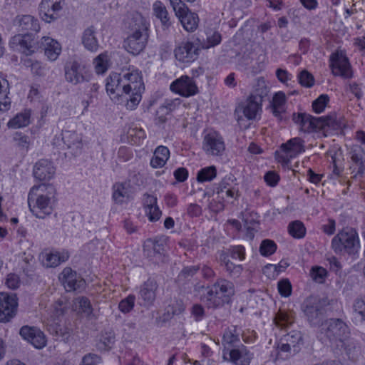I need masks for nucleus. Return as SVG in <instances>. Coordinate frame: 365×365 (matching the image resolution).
I'll return each mask as SVG.
<instances>
[{"label":"nucleus","instance_id":"nucleus-34","mask_svg":"<svg viewBox=\"0 0 365 365\" xmlns=\"http://www.w3.org/2000/svg\"><path fill=\"white\" fill-rule=\"evenodd\" d=\"M96 31L93 26L86 29L82 36V43L84 47L92 52H95L98 48V40L96 37Z\"/></svg>","mask_w":365,"mask_h":365},{"label":"nucleus","instance_id":"nucleus-1","mask_svg":"<svg viewBox=\"0 0 365 365\" xmlns=\"http://www.w3.org/2000/svg\"><path fill=\"white\" fill-rule=\"evenodd\" d=\"M56 194V189L51 184L34 185L28 195V204L33 215L41 219L50 215L53 210Z\"/></svg>","mask_w":365,"mask_h":365},{"label":"nucleus","instance_id":"nucleus-52","mask_svg":"<svg viewBox=\"0 0 365 365\" xmlns=\"http://www.w3.org/2000/svg\"><path fill=\"white\" fill-rule=\"evenodd\" d=\"M329 101V98L327 94L319 96L312 103V108L315 113H320L324 111L327 104Z\"/></svg>","mask_w":365,"mask_h":365},{"label":"nucleus","instance_id":"nucleus-16","mask_svg":"<svg viewBox=\"0 0 365 365\" xmlns=\"http://www.w3.org/2000/svg\"><path fill=\"white\" fill-rule=\"evenodd\" d=\"M19 334L36 349H41L46 346V335L40 329L36 327L23 326L20 329Z\"/></svg>","mask_w":365,"mask_h":365},{"label":"nucleus","instance_id":"nucleus-43","mask_svg":"<svg viewBox=\"0 0 365 365\" xmlns=\"http://www.w3.org/2000/svg\"><path fill=\"white\" fill-rule=\"evenodd\" d=\"M113 198L117 203H122L125 198L129 197V193L125 183H115L113 186Z\"/></svg>","mask_w":365,"mask_h":365},{"label":"nucleus","instance_id":"nucleus-63","mask_svg":"<svg viewBox=\"0 0 365 365\" xmlns=\"http://www.w3.org/2000/svg\"><path fill=\"white\" fill-rule=\"evenodd\" d=\"M230 257L232 259H239L242 260L245 259V248L243 246L239 245L233 247L230 250Z\"/></svg>","mask_w":365,"mask_h":365},{"label":"nucleus","instance_id":"nucleus-47","mask_svg":"<svg viewBox=\"0 0 365 365\" xmlns=\"http://www.w3.org/2000/svg\"><path fill=\"white\" fill-rule=\"evenodd\" d=\"M93 64L98 74L104 73L108 68V56L106 53L98 55L94 59Z\"/></svg>","mask_w":365,"mask_h":365},{"label":"nucleus","instance_id":"nucleus-5","mask_svg":"<svg viewBox=\"0 0 365 365\" xmlns=\"http://www.w3.org/2000/svg\"><path fill=\"white\" fill-rule=\"evenodd\" d=\"M292 120L299 125L301 130L304 132L322 131L324 136H327L334 126V120L329 116L317 118L307 113H294Z\"/></svg>","mask_w":365,"mask_h":365},{"label":"nucleus","instance_id":"nucleus-25","mask_svg":"<svg viewBox=\"0 0 365 365\" xmlns=\"http://www.w3.org/2000/svg\"><path fill=\"white\" fill-rule=\"evenodd\" d=\"M56 168L53 163L46 159H41L36 163L34 170V177L39 181L49 180L54 176Z\"/></svg>","mask_w":365,"mask_h":365},{"label":"nucleus","instance_id":"nucleus-26","mask_svg":"<svg viewBox=\"0 0 365 365\" xmlns=\"http://www.w3.org/2000/svg\"><path fill=\"white\" fill-rule=\"evenodd\" d=\"M14 25L19 32L24 34H32L40 30L38 20L31 15L17 16L14 21Z\"/></svg>","mask_w":365,"mask_h":365},{"label":"nucleus","instance_id":"nucleus-19","mask_svg":"<svg viewBox=\"0 0 365 365\" xmlns=\"http://www.w3.org/2000/svg\"><path fill=\"white\" fill-rule=\"evenodd\" d=\"M158 285L156 280L149 278L141 286L139 290L138 304L148 307L153 304L156 297Z\"/></svg>","mask_w":365,"mask_h":365},{"label":"nucleus","instance_id":"nucleus-35","mask_svg":"<svg viewBox=\"0 0 365 365\" xmlns=\"http://www.w3.org/2000/svg\"><path fill=\"white\" fill-rule=\"evenodd\" d=\"M262 103L249 97L245 106L242 108L244 115L249 120L255 119L257 114L262 110Z\"/></svg>","mask_w":365,"mask_h":365},{"label":"nucleus","instance_id":"nucleus-61","mask_svg":"<svg viewBox=\"0 0 365 365\" xmlns=\"http://www.w3.org/2000/svg\"><path fill=\"white\" fill-rule=\"evenodd\" d=\"M168 115H170L169 110L160 106L156 112V123L158 125L164 124L167 121Z\"/></svg>","mask_w":365,"mask_h":365},{"label":"nucleus","instance_id":"nucleus-4","mask_svg":"<svg viewBox=\"0 0 365 365\" xmlns=\"http://www.w3.org/2000/svg\"><path fill=\"white\" fill-rule=\"evenodd\" d=\"M123 77V83H125L130 93V98H125L126 107L133 110L139 104L142 98V93L145 90L140 72L133 68H129L126 71L120 73Z\"/></svg>","mask_w":365,"mask_h":365},{"label":"nucleus","instance_id":"nucleus-62","mask_svg":"<svg viewBox=\"0 0 365 365\" xmlns=\"http://www.w3.org/2000/svg\"><path fill=\"white\" fill-rule=\"evenodd\" d=\"M285 102V94L283 92H278L274 96L271 106L284 108Z\"/></svg>","mask_w":365,"mask_h":365},{"label":"nucleus","instance_id":"nucleus-45","mask_svg":"<svg viewBox=\"0 0 365 365\" xmlns=\"http://www.w3.org/2000/svg\"><path fill=\"white\" fill-rule=\"evenodd\" d=\"M288 231L293 237L301 239L305 235L306 228L302 222L295 220L289 224Z\"/></svg>","mask_w":365,"mask_h":365},{"label":"nucleus","instance_id":"nucleus-38","mask_svg":"<svg viewBox=\"0 0 365 365\" xmlns=\"http://www.w3.org/2000/svg\"><path fill=\"white\" fill-rule=\"evenodd\" d=\"M115 341V334L114 331L112 329L105 330L97 344V348L101 351H108L113 347Z\"/></svg>","mask_w":365,"mask_h":365},{"label":"nucleus","instance_id":"nucleus-57","mask_svg":"<svg viewBox=\"0 0 365 365\" xmlns=\"http://www.w3.org/2000/svg\"><path fill=\"white\" fill-rule=\"evenodd\" d=\"M13 140L19 147L28 149L30 145L29 137L21 132H16L13 135Z\"/></svg>","mask_w":365,"mask_h":365},{"label":"nucleus","instance_id":"nucleus-21","mask_svg":"<svg viewBox=\"0 0 365 365\" xmlns=\"http://www.w3.org/2000/svg\"><path fill=\"white\" fill-rule=\"evenodd\" d=\"M199 47L192 42H182L174 51L177 60L183 63L195 61L199 55Z\"/></svg>","mask_w":365,"mask_h":365},{"label":"nucleus","instance_id":"nucleus-49","mask_svg":"<svg viewBox=\"0 0 365 365\" xmlns=\"http://www.w3.org/2000/svg\"><path fill=\"white\" fill-rule=\"evenodd\" d=\"M310 277L315 282L322 284L327 277V271L322 267L315 266L310 270Z\"/></svg>","mask_w":365,"mask_h":365},{"label":"nucleus","instance_id":"nucleus-20","mask_svg":"<svg viewBox=\"0 0 365 365\" xmlns=\"http://www.w3.org/2000/svg\"><path fill=\"white\" fill-rule=\"evenodd\" d=\"M208 291L201 296V301L209 309H218L231 302V299L213 287H207Z\"/></svg>","mask_w":365,"mask_h":365},{"label":"nucleus","instance_id":"nucleus-39","mask_svg":"<svg viewBox=\"0 0 365 365\" xmlns=\"http://www.w3.org/2000/svg\"><path fill=\"white\" fill-rule=\"evenodd\" d=\"M212 287L219 290L220 294H224L225 297L227 296L231 299L235 293L234 284L224 278H218Z\"/></svg>","mask_w":365,"mask_h":365},{"label":"nucleus","instance_id":"nucleus-37","mask_svg":"<svg viewBox=\"0 0 365 365\" xmlns=\"http://www.w3.org/2000/svg\"><path fill=\"white\" fill-rule=\"evenodd\" d=\"M30 118L31 110L26 109L11 119L8 122L7 125L9 128H19L27 126L30 123Z\"/></svg>","mask_w":365,"mask_h":365},{"label":"nucleus","instance_id":"nucleus-64","mask_svg":"<svg viewBox=\"0 0 365 365\" xmlns=\"http://www.w3.org/2000/svg\"><path fill=\"white\" fill-rule=\"evenodd\" d=\"M264 179L267 185L274 187L278 183L279 176L275 172L269 171L264 175Z\"/></svg>","mask_w":365,"mask_h":365},{"label":"nucleus","instance_id":"nucleus-11","mask_svg":"<svg viewBox=\"0 0 365 365\" xmlns=\"http://www.w3.org/2000/svg\"><path fill=\"white\" fill-rule=\"evenodd\" d=\"M64 71L66 80L73 85L88 81L91 77L84 66L76 61L67 62Z\"/></svg>","mask_w":365,"mask_h":365},{"label":"nucleus","instance_id":"nucleus-10","mask_svg":"<svg viewBox=\"0 0 365 365\" xmlns=\"http://www.w3.org/2000/svg\"><path fill=\"white\" fill-rule=\"evenodd\" d=\"M302 309L311 325L317 326L320 323L323 306L319 299L315 297H307L303 302Z\"/></svg>","mask_w":365,"mask_h":365},{"label":"nucleus","instance_id":"nucleus-3","mask_svg":"<svg viewBox=\"0 0 365 365\" xmlns=\"http://www.w3.org/2000/svg\"><path fill=\"white\" fill-rule=\"evenodd\" d=\"M350 336V328L344 320L331 318L321 324L317 337L322 343L335 348Z\"/></svg>","mask_w":365,"mask_h":365},{"label":"nucleus","instance_id":"nucleus-36","mask_svg":"<svg viewBox=\"0 0 365 365\" xmlns=\"http://www.w3.org/2000/svg\"><path fill=\"white\" fill-rule=\"evenodd\" d=\"M269 93V88L264 78H258L254 86V89L250 96L252 99L262 103L264 98H265Z\"/></svg>","mask_w":365,"mask_h":365},{"label":"nucleus","instance_id":"nucleus-40","mask_svg":"<svg viewBox=\"0 0 365 365\" xmlns=\"http://www.w3.org/2000/svg\"><path fill=\"white\" fill-rule=\"evenodd\" d=\"M274 324L282 329L289 327L294 322V316L292 312H287L279 310L274 318Z\"/></svg>","mask_w":365,"mask_h":365},{"label":"nucleus","instance_id":"nucleus-59","mask_svg":"<svg viewBox=\"0 0 365 365\" xmlns=\"http://www.w3.org/2000/svg\"><path fill=\"white\" fill-rule=\"evenodd\" d=\"M145 213L148 217L149 220L151 222L158 221L162 215V212L157 205L145 209Z\"/></svg>","mask_w":365,"mask_h":365},{"label":"nucleus","instance_id":"nucleus-9","mask_svg":"<svg viewBox=\"0 0 365 365\" xmlns=\"http://www.w3.org/2000/svg\"><path fill=\"white\" fill-rule=\"evenodd\" d=\"M304 140L300 138H294L280 146L282 154L276 151L277 159L284 168H289L290 160L304 152Z\"/></svg>","mask_w":365,"mask_h":365},{"label":"nucleus","instance_id":"nucleus-24","mask_svg":"<svg viewBox=\"0 0 365 365\" xmlns=\"http://www.w3.org/2000/svg\"><path fill=\"white\" fill-rule=\"evenodd\" d=\"M240 333L239 329L237 328V327L235 326L229 327L225 331L222 341L223 345V359L227 358V353L230 350H232L237 347V346L242 344L240 341Z\"/></svg>","mask_w":365,"mask_h":365},{"label":"nucleus","instance_id":"nucleus-15","mask_svg":"<svg viewBox=\"0 0 365 365\" xmlns=\"http://www.w3.org/2000/svg\"><path fill=\"white\" fill-rule=\"evenodd\" d=\"M63 0H42L39 5V14L43 21L50 23L60 16Z\"/></svg>","mask_w":365,"mask_h":365},{"label":"nucleus","instance_id":"nucleus-32","mask_svg":"<svg viewBox=\"0 0 365 365\" xmlns=\"http://www.w3.org/2000/svg\"><path fill=\"white\" fill-rule=\"evenodd\" d=\"M170 157V151L167 147L158 146L150 160V165L154 168H162Z\"/></svg>","mask_w":365,"mask_h":365},{"label":"nucleus","instance_id":"nucleus-8","mask_svg":"<svg viewBox=\"0 0 365 365\" xmlns=\"http://www.w3.org/2000/svg\"><path fill=\"white\" fill-rule=\"evenodd\" d=\"M123 77L120 73H113L107 78L106 85V91L110 98L115 103H120L126 101L125 98H130V93L125 83H123Z\"/></svg>","mask_w":365,"mask_h":365},{"label":"nucleus","instance_id":"nucleus-60","mask_svg":"<svg viewBox=\"0 0 365 365\" xmlns=\"http://www.w3.org/2000/svg\"><path fill=\"white\" fill-rule=\"evenodd\" d=\"M6 284L10 289H17L20 285L19 277L13 273L8 274L6 279Z\"/></svg>","mask_w":365,"mask_h":365},{"label":"nucleus","instance_id":"nucleus-46","mask_svg":"<svg viewBox=\"0 0 365 365\" xmlns=\"http://www.w3.org/2000/svg\"><path fill=\"white\" fill-rule=\"evenodd\" d=\"M199 270V266L185 267L178 274L176 280L179 283L182 284L185 282L190 280Z\"/></svg>","mask_w":365,"mask_h":365},{"label":"nucleus","instance_id":"nucleus-31","mask_svg":"<svg viewBox=\"0 0 365 365\" xmlns=\"http://www.w3.org/2000/svg\"><path fill=\"white\" fill-rule=\"evenodd\" d=\"M69 255L67 252H51L43 255L42 262L43 265L47 267H56L61 263L67 261Z\"/></svg>","mask_w":365,"mask_h":365},{"label":"nucleus","instance_id":"nucleus-13","mask_svg":"<svg viewBox=\"0 0 365 365\" xmlns=\"http://www.w3.org/2000/svg\"><path fill=\"white\" fill-rule=\"evenodd\" d=\"M330 67L335 76L350 78L353 76L348 58L342 51H337L330 56Z\"/></svg>","mask_w":365,"mask_h":365},{"label":"nucleus","instance_id":"nucleus-50","mask_svg":"<svg viewBox=\"0 0 365 365\" xmlns=\"http://www.w3.org/2000/svg\"><path fill=\"white\" fill-rule=\"evenodd\" d=\"M277 250L276 243L271 240H264L260 245L259 252L263 256H269Z\"/></svg>","mask_w":365,"mask_h":365},{"label":"nucleus","instance_id":"nucleus-55","mask_svg":"<svg viewBox=\"0 0 365 365\" xmlns=\"http://www.w3.org/2000/svg\"><path fill=\"white\" fill-rule=\"evenodd\" d=\"M354 312L356 317H359L360 321H365V302L363 299L357 298L353 304Z\"/></svg>","mask_w":365,"mask_h":365},{"label":"nucleus","instance_id":"nucleus-17","mask_svg":"<svg viewBox=\"0 0 365 365\" xmlns=\"http://www.w3.org/2000/svg\"><path fill=\"white\" fill-rule=\"evenodd\" d=\"M204 151L211 155H221L225 149L222 137L217 132L205 135L202 143Z\"/></svg>","mask_w":365,"mask_h":365},{"label":"nucleus","instance_id":"nucleus-53","mask_svg":"<svg viewBox=\"0 0 365 365\" xmlns=\"http://www.w3.org/2000/svg\"><path fill=\"white\" fill-rule=\"evenodd\" d=\"M135 297L133 294L128 295L126 298L122 299L119 304L118 308L120 312L123 313H128L130 312L135 304Z\"/></svg>","mask_w":365,"mask_h":365},{"label":"nucleus","instance_id":"nucleus-41","mask_svg":"<svg viewBox=\"0 0 365 365\" xmlns=\"http://www.w3.org/2000/svg\"><path fill=\"white\" fill-rule=\"evenodd\" d=\"M220 260L225 264L226 271L229 275L232 277H238L242 271V267L240 264H235L232 262L229 259L228 256L225 254H222L220 256Z\"/></svg>","mask_w":365,"mask_h":365},{"label":"nucleus","instance_id":"nucleus-56","mask_svg":"<svg viewBox=\"0 0 365 365\" xmlns=\"http://www.w3.org/2000/svg\"><path fill=\"white\" fill-rule=\"evenodd\" d=\"M299 83L304 87L310 88L314 84V76L307 70L301 71L298 76Z\"/></svg>","mask_w":365,"mask_h":365},{"label":"nucleus","instance_id":"nucleus-42","mask_svg":"<svg viewBox=\"0 0 365 365\" xmlns=\"http://www.w3.org/2000/svg\"><path fill=\"white\" fill-rule=\"evenodd\" d=\"M47 329L52 335L56 336V339L66 341L70 336L68 329L57 323L48 324Z\"/></svg>","mask_w":365,"mask_h":365},{"label":"nucleus","instance_id":"nucleus-22","mask_svg":"<svg viewBox=\"0 0 365 365\" xmlns=\"http://www.w3.org/2000/svg\"><path fill=\"white\" fill-rule=\"evenodd\" d=\"M170 90L184 97H189L196 94L198 88L192 78L187 76L175 80L170 84Z\"/></svg>","mask_w":365,"mask_h":365},{"label":"nucleus","instance_id":"nucleus-48","mask_svg":"<svg viewBox=\"0 0 365 365\" xmlns=\"http://www.w3.org/2000/svg\"><path fill=\"white\" fill-rule=\"evenodd\" d=\"M24 64L31 67V72L36 76H43L46 74V68L43 66L39 61H34L31 58L24 60Z\"/></svg>","mask_w":365,"mask_h":365},{"label":"nucleus","instance_id":"nucleus-7","mask_svg":"<svg viewBox=\"0 0 365 365\" xmlns=\"http://www.w3.org/2000/svg\"><path fill=\"white\" fill-rule=\"evenodd\" d=\"M304 344L303 336L300 331L292 330L284 334L277 344V358H286L289 354H295Z\"/></svg>","mask_w":365,"mask_h":365},{"label":"nucleus","instance_id":"nucleus-12","mask_svg":"<svg viewBox=\"0 0 365 365\" xmlns=\"http://www.w3.org/2000/svg\"><path fill=\"white\" fill-rule=\"evenodd\" d=\"M14 51H18L26 56L32 55L38 48L32 34H17L13 36L9 42Z\"/></svg>","mask_w":365,"mask_h":365},{"label":"nucleus","instance_id":"nucleus-54","mask_svg":"<svg viewBox=\"0 0 365 365\" xmlns=\"http://www.w3.org/2000/svg\"><path fill=\"white\" fill-rule=\"evenodd\" d=\"M76 303L78 304L81 311L90 316L92 314L93 309L90 300L86 297H79L76 299Z\"/></svg>","mask_w":365,"mask_h":365},{"label":"nucleus","instance_id":"nucleus-2","mask_svg":"<svg viewBox=\"0 0 365 365\" xmlns=\"http://www.w3.org/2000/svg\"><path fill=\"white\" fill-rule=\"evenodd\" d=\"M128 30L123 47L128 53L138 55L145 49L148 41V24L143 16L136 14L128 23Z\"/></svg>","mask_w":365,"mask_h":365},{"label":"nucleus","instance_id":"nucleus-29","mask_svg":"<svg viewBox=\"0 0 365 365\" xmlns=\"http://www.w3.org/2000/svg\"><path fill=\"white\" fill-rule=\"evenodd\" d=\"M41 47H43L44 54L51 61L57 59L61 51V47L58 42L46 36L41 38Z\"/></svg>","mask_w":365,"mask_h":365},{"label":"nucleus","instance_id":"nucleus-14","mask_svg":"<svg viewBox=\"0 0 365 365\" xmlns=\"http://www.w3.org/2000/svg\"><path fill=\"white\" fill-rule=\"evenodd\" d=\"M59 279L67 292H81L86 286V281L71 267H65L59 275Z\"/></svg>","mask_w":365,"mask_h":365},{"label":"nucleus","instance_id":"nucleus-30","mask_svg":"<svg viewBox=\"0 0 365 365\" xmlns=\"http://www.w3.org/2000/svg\"><path fill=\"white\" fill-rule=\"evenodd\" d=\"M335 349L339 351L343 349L346 355L351 361H356L361 354L360 346L351 338V336L347 337L342 343H340Z\"/></svg>","mask_w":365,"mask_h":365},{"label":"nucleus","instance_id":"nucleus-28","mask_svg":"<svg viewBox=\"0 0 365 365\" xmlns=\"http://www.w3.org/2000/svg\"><path fill=\"white\" fill-rule=\"evenodd\" d=\"M183 28L188 32H193L198 26L199 17L187 7L182 13L176 15Z\"/></svg>","mask_w":365,"mask_h":365},{"label":"nucleus","instance_id":"nucleus-33","mask_svg":"<svg viewBox=\"0 0 365 365\" xmlns=\"http://www.w3.org/2000/svg\"><path fill=\"white\" fill-rule=\"evenodd\" d=\"M153 10L154 15L160 20L163 29H168L171 26V22L168 17V12L164 4L161 1H157L153 5Z\"/></svg>","mask_w":365,"mask_h":365},{"label":"nucleus","instance_id":"nucleus-23","mask_svg":"<svg viewBox=\"0 0 365 365\" xmlns=\"http://www.w3.org/2000/svg\"><path fill=\"white\" fill-rule=\"evenodd\" d=\"M252 357L253 354L250 351L246 346L242 344L230 350L227 353V358L223 359L229 361L235 365H250Z\"/></svg>","mask_w":365,"mask_h":365},{"label":"nucleus","instance_id":"nucleus-44","mask_svg":"<svg viewBox=\"0 0 365 365\" xmlns=\"http://www.w3.org/2000/svg\"><path fill=\"white\" fill-rule=\"evenodd\" d=\"M217 176V169L212 165L200 170L197 174V180L200 182L211 181Z\"/></svg>","mask_w":365,"mask_h":365},{"label":"nucleus","instance_id":"nucleus-27","mask_svg":"<svg viewBox=\"0 0 365 365\" xmlns=\"http://www.w3.org/2000/svg\"><path fill=\"white\" fill-rule=\"evenodd\" d=\"M62 140L68 149L72 150L73 155H78L83 147L81 135L73 130H62Z\"/></svg>","mask_w":365,"mask_h":365},{"label":"nucleus","instance_id":"nucleus-58","mask_svg":"<svg viewBox=\"0 0 365 365\" xmlns=\"http://www.w3.org/2000/svg\"><path fill=\"white\" fill-rule=\"evenodd\" d=\"M101 362V358L97 354L89 353L86 354L80 365H99Z\"/></svg>","mask_w":365,"mask_h":365},{"label":"nucleus","instance_id":"nucleus-51","mask_svg":"<svg viewBox=\"0 0 365 365\" xmlns=\"http://www.w3.org/2000/svg\"><path fill=\"white\" fill-rule=\"evenodd\" d=\"M277 289L282 297H288L292 294V287L288 279H282L277 283Z\"/></svg>","mask_w":365,"mask_h":365},{"label":"nucleus","instance_id":"nucleus-18","mask_svg":"<svg viewBox=\"0 0 365 365\" xmlns=\"http://www.w3.org/2000/svg\"><path fill=\"white\" fill-rule=\"evenodd\" d=\"M17 300L15 295L0 293V322H6L16 314Z\"/></svg>","mask_w":365,"mask_h":365},{"label":"nucleus","instance_id":"nucleus-6","mask_svg":"<svg viewBox=\"0 0 365 365\" xmlns=\"http://www.w3.org/2000/svg\"><path fill=\"white\" fill-rule=\"evenodd\" d=\"M331 247L336 254L355 255L360 247L357 232L353 229L341 230L332 239Z\"/></svg>","mask_w":365,"mask_h":365}]
</instances>
